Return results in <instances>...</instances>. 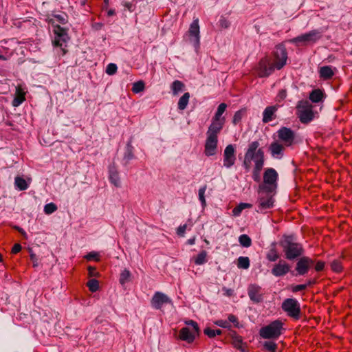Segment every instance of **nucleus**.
Masks as SVG:
<instances>
[{
    "instance_id": "54",
    "label": "nucleus",
    "mask_w": 352,
    "mask_h": 352,
    "mask_svg": "<svg viewBox=\"0 0 352 352\" xmlns=\"http://www.w3.org/2000/svg\"><path fill=\"white\" fill-rule=\"evenodd\" d=\"M88 274L90 277H98L99 276V272L96 271V269L92 266L88 267Z\"/></svg>"
},
{
    "instance_id": "42",
    "label": "nucleus",
    "mask_w": 352,
    "mask_h": 352,
    "mask_svg": "<svg viewBox=\"0 0 352 352\" xmlns=\"http://www.w3.org/2000/svg\"><path fill=\"white\" fill-rule=\"evenodd\" d=\"M240 244L245 248H248L252 245V240L247 234H241L239 238Z\"/></svg>"
},
{
    "instance_id": "39",
    "label": "nucleus",
    "mask_w": 352,
    "mask_h": 352,
    "mask_svg": "<svg viewBox=\"0 0 352 352\" xmlns=\"http://www.w3.org/2000/svg\"><path fill=\"white\" fill-rule=\"evenodd\" d=\"M145 89V84L142 80H139L133 84L132 91L135 94L143 91Z\"/></svg>"
},
{
    "instance_id": "24",
    "label": "nucleus",
    "mask_w": 352,
    "mask_h": 352,
    "mask_svg": "<svg viewBox=\"0 0 352 352\" xmlns=\"http://www.w3.org/2000/svg\"><path fill=\"white\" fill-rule=\"evenodd\" d=\"M195 332H190L188 327H183L179 331V338L180 340L191 343L195 340Z\"/></svg>"
},
{
    "instance_id": "17",
    "label": "nucleus",
    "mask_w": 352,
    "mask_h": 352,
    "mask_svg": "<svg viewBox=\"0 0 352 352\" xmlns=\"http://www.w3.org/2000/svg\"><path fill=\"white\" fill-rule=\"evenodd\" d=\"M171 300L164 294L157 292L151 299V305L156 309L162 308L164 304L170 303Z\"/></svg>"
},
{
    "instance_id": "3",
    "label": "nucleus",
    "mask_w": 352,
    "mask_h": 352,
    "mask_svg": "<svg viewBox=\"0 0 352 352\" xmlns=\"http://www.w3.org/2000/svg\"><path fill=\"white\" fill-rule=\"evenodd\" d=\"M285 330L284 323L280 320H276L261 327L259 336L263 339H278Z\"/></svg>"
},
{
    "instance_id": "36",
    "label": "nucleus",
    "mask_w": 352,
    "mask_h": 352,
    "mask_svg": "<svg viewBox=\"0 0 352 352\" xmlns=\"http://www.w3.org/2000/svg\"><path fill=\"white\" fill-rule=\"evenodd\" d=\"M14 184L16 188L20 190H24L28 188L26 181L21 177H16L15 178Z\"/></svg>"
},
{
    "instance_id": "35",
    "label": "nucleus",
    "mask_w": 352,
    "mask_h": 352,
    "mask_svg": "<svg viewBox=\"0 0 352 352\" xmlns=\"http://www.w3.org/2000/svg\"><path fill=\"white\" fill-rule=\"evenodd\" d=\"M250 208H252V204L248 203H241L232 210V214L236 217L239 216L243 210Z\"/></svg>"
},
{
    "instance_id": "10",
    "label": "nucleus",
    "mask_w": 352,
    "mask_h": 352,
    "mask_svg": "<svg viewBox=\"0 0 352 352\" xmlns=\"http://www.w3.org/2000/svg\"><path fill=\"white\" fill-rule=\"evenodd\" d=\"M283 310L287 314L296 320L300 318V307L298 301L294 298H287L282 304Z\"/></svg>"
},
{
    "instance_id": "43",
    "label": "nucleus",
    "mask_w": 352,
    "mask_h": 352,
    "mask_svg": "<svg viewBox=\"0 0 352 352\" xmlns=\"http://www.w3.org/2000/svg\"><path fill=\"white\" fill-rule=\"evenodd\" d=\"M264 349L269 352H276L278 345L272 341H266L263 343Z\"/></svg>"
},
{
    "instance_id": "14",
    "label": "nucleus",
    "mask_w": 352,
    "mask_h": 352,
    "mask_svg": "<svg viewBox=\"0 0 352 352\" xmlns=\"http://www.w3.org/2000/svg\"><path fill=\"white\" fill-rule=\"evenodd\" d=\"M308 102H300L298 105V117L303 124H307L314 119V112L311 107H307Z\"/></svg>"
},
{
    "instance_id": "60",
    "label": "nucleus",
    "mask_w": 352,
    "mask_h": 352,
    "mask_svg": "<svg viewBox=\"0 0 352 352\" xmlns=\"http://www.w3.org/2000/svg\"><path fill=\"white\" fill-rule=\"evenodd\" d=\"M21 250V245L19 243H16L12 248V253L16 254Z\"/></svg>"
},
{
    "instance_id": "29",
    "label": "nucleus",
    "mask_w": 352,
    "mask_h": 352,
    "mask_svg": "<svg viewBox=\"0 0 352 352\" xmlns=\"http://www.w3.org/2000/svg\"><path fill=\"white\" fill-rule=\"evenodd\" d=\"M279 257L280 255L276 248V245L273 244L266 254V258L270 262H275L279 258Z\"/></svg>"
},
{
    "instance_id": "6",
    "label": "nucleus",
    "mask_w": 352,
    "mask_h": 352,
    "mask_svg": "<svg viewBox=\"0 0 352 352\" xmlns=\"http://www.w3.org/2000/svg\"><path fill=\"white\" fill-rule=\"evenodd\" d=\"M53 32L54 34V38L52 41L53 45L55 47H60L63 52V55H65L67 53V50H65L67 43L69 39L67 30L56 25H54Z\"/></svg>"
},
{
    "instance_id": "9",
    "label": "nucleus",
    "mask_w": 352,
    "mask_h": 352,
    "mask_svg": "<svg viewBox=\"0 0 352 352\" xmlns=\"http://www.w3.org/2000/svg\"><path fill=\"white\" fill-rule=\"evenodd\" d=\"M276 69L274 63L269 57L261 59L256 67L255 70L258 77L265 78L270 76Z\"/></svg>"
},
{
    "instance_id": "57",
    "label": "nucleus",
    "mask_w": 352,
    "mask_h": 352,
    "mask_svg": "<svg viewBox=\"0 0 352 352\" xmlns=\"http://www.w3.org/2000/svg\"><path fill=\"white\" fill-rule=\"evenodd\" d=\"M204 333L210 338L215 337L214 329H212L210 327L206 328L204 330Z\"/></svg>"
},
{
    "instance_id": "5",
    "label": "nucleus",
    "mask_w": 352,
    "mask_h": 352,
    "mask_svg": "<svg viewBox=\"0 0 352 352\" xmlns=\"http://www.w3.org/2000/svg\"><path fill=\"white\" fill-rule=\"evenodd\" d=\"M323 32L321 30H312L308 32L300 34L290 40V42L294 44L301 43L307 45L310 43H315L322 37Z\"/></svg>"
},
{
    "instance_id": "25",
    "label": "nucleus",
    "mask_w": 352,
    "mask_h": 352,
    "mask_svg": "<svg viewBox=\"0 0 352 352\" xmlns=\"http://www.w3.org/2000/svg\"><path fill=\"white\" fill-rule=\"evenodd\" d=\"M232 339V344L234 348L240 350L241 352H245V348L243 347V342L242 337L237 335L236 331H232L230 333Z\"/></svg>"
},
{
    "instance_id": "4",
    "label": "nucleus",
    "mask_w": 352,
    "mask_h": 352,
    "mask_svg": "<svg viewBox=\"0 0 352 352\" xmlns=\"http://www.w3.org/2000/svg\"><path fill=\"white\" fill-rule=\"evenodd\" d=\"M278 173L272 168H267L263 174V184L259 186L260 190L275 192L277 188Z\"/></svg>"
},
{
    "instance_id": "12",
    "label": "nucleus",
    "mask_w": 352,
    "mask_h": 352,
    "mask_svg": "<svg viewBox=\"0 0 352 352\" xmlns=\"http://www.w3.org/2000/svg\"><path fill=\"white\" fill-rule=\"evenodd\" d=\"M277 140L283 145L289 147L293 145L295 140V133L291 129L287 127H281L276 132Z\"/></svg>"
},
{
    "instance_id": "61",
    "label": "nucleus",
    "mask_w": 352,
    "mask_h": 352,
    "mask_svg": "<svg viewBox=\"0 0 352 352\" xmlns=\"http://www.w3.org/2000/svg\"><path fill=\"white\" fill-rule=\"evenodd\" d=\"M219 25L221 28H227L229 27L230 25V23H228V21L225 19H221L219 20Z\"/></svg>"
},
{
    "instance_id": "28",
    "label": "nucleus",
    "mask_w": 352,
    "mask_h": 352,
    "mask_svg": "<svg viewBox=\"0 0 352 352\" xmlns=\"http://www.w3.org/2000/svg\"><path fill=\"white\" fill-rule=\"evenodd\" d=\"M8 42L6 41H2L0 42V59L1 60H7L11 55L10 50L8 47L6 46Z\"/></svg>"
},
{
    "instance_id": "38",
    "label": "nucleus",
    "mask_w": 352,
    "mask_h": 352,
    "mask_svg": "<svg viewBox=\"0 0 352 352\" xmlns=\"http://www.w3.org/2000/svg\"><path fill=\"white\" fill-rule=\"evenodd\" d=\"M207 189V186L204 185L199 189V199L201 204V206L204 208L206 206V201L205 199V192Z\"/></svg>"
},
{
    "instance_id": "8",
    "label": "nucleus",
    "mask_w": 352,
    "mask_h": 352,
    "mask_svg": "<svg viewBox=\"0 0 352 352\" xmlns=\"http://www.w3.org/2000/svg\"><path fill=\"white\" fill-rule=\"evenodd\" d=\"M274 66L277 70L281 69L287 61V52L285 46L283 44L277 45L272 53Z\"/></svg>"
},
{
    "instance_id": "41",
    "label": "nucleus",
    "mask_w": 352,
    "mask_h": 352,
    "mask_svg": "<svg viewBox=\"0 0 352 352\" xmlns=\"http://www.w3.org/2000/svg\"><path fill=\"white\" fill-rule=\"evenodd\" d=\"M51 21H52V23L56 21L61 24H65L67 22V16L65 13L54 14Z\"/></svg>"
},
{
    "instance_id": "11",
    "label": "nucleus",
    "mask_w": 352,
    "mask_h": 352,
    "mask_svg": "<svg viewBox=\"0 0 352 352\" xmlns=\"http://www.w3.org/2000/svg\"><path fill=\"white\" fill-rule=\"evenodd\" d=\"M190 43L193 45L196 52H198L200 47V31L199 19H195L190 25L187 32Z\"/></svg>"
},
{
    "instance_id": "20",
    "label": "nucleus",
    "mask_w": 352,
    "mask_h": 352,
    "mask_svg": "<svg viewBox=\"0 0 352 352\" xmlns=\"http://www.w3.org/2000/svg\"><path fill=\"white\" fill-rule=\"evenodd\" d=\"M225 122L226 121L220 120H216L215 119L212 118L211 124H210L206 132V135H211L218 138V135L222 130Z\"/></svg>"
},
{
    "instance_id": "45",
    "label": "nucleus",
    "mask_w": 352,
    "mask_h": 352,
    "mask_svg": "<svg viewBox=\"0 0 352 352\" xmlns=\"http://www.w3.org/2000/svg\"><path fill=\"white\" fill-rule=\"evenodd\" d=\"M263 168V166H254L252 170V178L255 182L260 180V175Z\"/></svg>"
},
{
    "instance_id": "1",
    "label": "nucleus",
    "mask_w": 352,
    "mask_h": 352,
    "mask_svg": "<svg viewBox=\"0 0 352 352\" xmlns=\"http://www.w3.org/2000/svg\"><path fill=\"white\" fill-rule=\"evenodd\" d=\"M259 146L258 141L252 142L248 144L243 162V166L248 172L250 170L252 162H254V166H264V151L259 148Z\"/></svg>"
},
{
    "instance_id": "15",
    "label": "nucleus",
    "mask_w": 352,
    "mask_h": 352,
    "mask_svg": "<svg viewBox=\"0 0 352 352\" xmlns=\"http://www.w3.org/2000/svg\"><path fill=\"white\" fill-rule=\"evenodd\" d=\"M314 261L309 257H301L296 265V271L298 275L303 276L306 274L309 270L313 266Z\"/></svg>"
},
{
    "instance_id": "49",
    "label": "nucleus",
    "mask_w": 352,
    "mask_h": 352,
    "mask_svg": "<svg viewBox=\"0 0 352 352\" xmlns=\"http://www.w3.org/2000/svg\"><path fill=\"white\" fill-rule=\"evenodd\" d=\"M228 322L230 323V322L233 323L234 327H236V328L242 327V325L240 324L237 317L233 314H230L228 316Z\"/></svg>"
},
{
    "instance_id": "7",
    "label": "nucleus",
    "mask_w": 352,
    "mask_h": 352,
    "mask_svg": "<svg viewBox=\"0 0 352 352\" xmlns=\"http://www.w3.org/2000/svg\"><path fill=\"white\" fill-rule=\"evenodd\" d=\"M275 192H271L265 190H260L258 188V212H263L266 210L270 209L274 206V199L273 198Z\"/></svg>"
},
{
    "instance_id": "30",
    "label": "nucleus",
    "mask_w": 352,
    "mask_h": 352,
    "mask_svg": "<svg viewBox=\"0 0 352 352\" xmlns=\"http://www.w3.org/2000/svg\"><path fill=\"white\" fill-rule=\"evenodd\" d=\"M227 108V104L226 103H221L218 107L217 110L214 113V116L212 118L215 119L216 120H220L223 121H226V118L224 116H222L223 113L226 111V109Z\"/></svg>"
},
{
    "instance_id": "47",
    "label": "nucleus",
    "mask_w": 352,
    "mask_h": 352,
    "mask_svg": "<svg viewBox=\"0 0 352 352\" xmlns=\"http://www.w3.org/2000/svg\"><path fill=\"white\" fill-rule=\"evenodd\" d=\"M332 270L335 272H340L342 270V265L339 260H334L331 264Z\"/></svg>"
},
{
    "instance_id": "19",
    "label": "nucleus",
    "mask_w": 352,
    "mask_h": 352,
    "mask_svg": "<svg viewBox=\"0 0 352 352\" xmlns=\"http://www.w3.org/2000/svg\"><path fill=\"white\" fill-rule=\"evenodd\" d=\"M290 270L289 265L283 260H280L278 263L275 264L272 269V274L276 276H283L286 275Z\"/></svg>"
},
{
    "instance_id": "48",
    "label": "nucleus",
    "mask_w": 352,
    "mask_h": 352,
    "mask_svg": "<svg viewBox=\"0 0 352 352\" xmlns=\"http://www.w3.org/2000/svg\"><path fill=\"white\" fill-rule=\"evenodd\" d=\"M287 90L285 89H280L276 96V101L277 102H283L287 97Z\"/></svg>"
},
{
    "instance_id": "22",
    "label": "nucleus",
    "mask_w": 352,
    "mask_h": 352,
    "mask_svg": "<svg viewBox=\"0 0 352 352\" xmlns=\"http://www.w3.org/2000/svg\"><path fill=\"white\" fill-rule=\"evenodd\" d=\"M280 107H281V105L278 104L267 107L263 113V122L264 123H268L275 119V113L277 111Z\"/></svg>"
},
{
    "instance_id": "37",
    "label": "nucleus",
    "mask_w": 352,
    "mask_h": 352,
    "mask_svg": "<svg viewBox=\"0 0 352 352\" xmlns=\"http://www.w3.org/2000/svg\"><path fill=\"white\" fill-rule=\"evenodd\" d=\"M237 267L241 269H248L250 267V259L246 256H240L237 260Z\"/></svg>"
},
{
    "instance_id": "64",
    "label": "nucleus",
    "mask_w": 352,
    "mask_h": 352,
    "mask_svg": "<svg viewBox=\"0 0 352 352\" xmlns=\"http://www.w3.org/2000/svg\"><path fill=\"white\" fill-rule=\"evenodd\" d=\"M125 157L128 160H131L133 157V155L132 154L131 152H129V153H127L126 155H125Z\"/></svg>"
},
{
    "instance_id": "51",
    "label": "nucleus",
    "mask_w": 352,
    "mask_h": 352,
    "mask_svg": "<svg viewBox=\"0 0 352 352\" xmlns=\"http://www.w3.org/2000/svg\"><path fill=\"white\" fill-rule=\"evenodd\" d=\"M214 324L220 327L230 329L231 325L227 320H218L214 322Z\"/></svg>"
},
{
    "instance_id": "62",
    "label": "nucleus",
    "mask_w": 352,
    "mask_h": 352,
    "mask_svg": "<svg viewBox=\"0 0 352 352\" xmlns=\"http://www.w3.org/2000/svg\"><path fill=\"white\" fill-rule=\"evenodd\" d=\"M195 243V237L189 239L187 241V243L189 245H194Z\"/></svg>"
},
{
    "instance_id": "2",
    "label": "nucleus",
    "mask_w": 352,
    "mask_h": 352,
    "mask_svg": "<svg viewBox=\"0 0 352 352\" xmlns=\"http://www.w3.org/2000/svg\"><path fill=\"white\" fill-rule=\"evenodd\" d=\"M285 258L288 260H294L303 253V248L300 243L296 241L292 236H285L280 242Z\"/></svg>"
},
{
    "instance_id": "23",
    "label": "nucleus",
    "mask_w": 352,
    "mask_h": 352,
    "mask_svg": "<svg viewBox=\"0 0 352 352\" xmlns=\"http://www.w3.org/2000/svg\"><path fill=\"white\" fill-rule=\"evenodd\" d=\"M261 287L257 285H250L248 287V296L250 298L256 302H259L262 300L261 294Z\"/></svg>"
},
{
    "instance_id": "59",
    "label": "nucleus",
    "mask_w": 352,
    "mask_h": 352,
    "mask_svg": "<svg viewBox=\"0 0 352 352\" xmlns=\"http://www.w3.org/2000/svg\"><path fill=\"white\" fill-rule=\"evenodd\" d=\"M324 267V263L323 261H318L315 265V270L317 271V272H320L322 270H323Z\"/></svg>"
},
{
    "instance_id": "27",
    "label": "nucleus",
    "mask_w": 352,
    "mask_h": 352,
    "mask_svg": "<svg viewBox=\"0 0 352 352\" xmlns=\"http://www.w3.org/2000/svg\"><path fill=\"white\" fill-rule=\"evenodd\" d=\"M319 74L322 78L328 80L333 77L334 71L331 66H323L320 68Z\"/></svg>"
},
{
    "instance_id": "33",
    "label": "nucleus",
    "mask_w": 352,
    "mask_h": 352,
    "mask_svg": "<svg viewBox=\"0 0 352 352\" xmlns=\"http://www.w3.org/2000/svg\"><path fill=\"white\" fill-rule=\"evenodd\" d=\"M190 94L188 92L184 93L178 101V109L179 110H184L188 104Z\"/></svg>"
},
{
    "instance_id": "18",
    "label": "nucleus",
    "mask_w": 352,
    "mask_h": 352,
    "mask_svg": "<svg viewBox=\"0 0 352 352\" xmlns=\"http://www.w3.org/2000/svg\"><path fill=\"white\" fill-rule=\"evenodd\" d=\"M285 146L278 141L272 142L268 148L269 151L273 158L275 159H281L284 155Z\"/></svg>"
},
{
    "instance_id": "56",
    "label": "nucleus",
    "mask_w": 352,
    "mask_h": 352,
    "mask_svg": "<svg viewBox=\"0 0 352 352\" xmlns=\"http://www.w3.org/2000/svg\"><path fill=\"white\" fill-rule=\"evenodd\" d=\"M186 324L187 325L192 326L195 333H199V327H198V324H197V323L196 322H195V321H193L192 320H190L188 321H186Z\"/></svg>"
},
{
    "instance_id": "32",
    "label": "nucleus",
    "mask_w": 352,
    "mask_h": 352,
    "mask_svg": "<svg viewBox=\"0 0 352 352\" xmlns=\"http://www.w3.org/2000/svg\"><path fill=\"white\" fill-rule=\"evenodd\" d=\"M194 262L197 265H201L208 261L207 252L205 250L199 252L196 256L193 258Z\"/></svg>"
},
{
    "instance_id": "63",
    "label": "nucleus",
    "mask_w": 352,
    "mask_h": 352,
    "mask_svg": "<svg viewBox=\"0 0 352 352\" xmlns=\"http://www.w3.org/2000/svg\"><path fill=\"white\" fill-rule=\"evenodd\" d=\"M316 283V280L314 279H309L307 280V283L305 285H307V286L314 285Z\"/></svg>"
},
{
    "instance_id": "53",
    "label": "nucleus",
    "mask_w": 352,
    "mask_h": 352,
    "mask_svg": "<svg viewBox=\"0 0 352 352\" xmlns=\"http://www.w3.org/2000/svg\"><path fill=\"white\" fill-rule=\"evenodd\" d=\"M188 229L187 224L179 226L177 229V234L179 236H184L186 230Z\"/></svg>"
},
{
    "instance_id": "55",
    "label": "nucleus",
    "mask_w": 352,
    "mask_h": 352,
    "mask_svg": "<svg viewBox=\"0 0 352 352\" xmlns=\"http://www.w3.org/2000/svg\"><path fill=\"white\" fill-rule=\"evenodd\" d=\"M307 287V285L305 284H300V285H296L292 287V292H298L302 290H305Z\"/></svg>"
},
{
    "instance_id": "31",
    "label": "nucleus",
    "mask_w": 352,
    "mask_h": 352,
    "mask_svg": "<svg viewBox=\"0 0 352 352\" xmlns=\"http://www.w3.org/2000/svg\"><path fill=\"white\" fill-rule=\"evenodd\" d=\"M185 85L180 80H176L173 82L170 89L173 95H177L184 89Z\"/></svg>"
},
{
    "instance_id": "50",
    "label": "nucleus",
    "mask_w": 352,
    "mask_h": 352,
    "mask_svg": "<svg viewBox=\"0 0 352 352\" xmlns=\"http://www.w3.org/2000/svg\"><path fill=\"white\" fill-rule=\"evenodd\" d=\"M117 65L114 63H109L106 69V72L109 75H113L117 72Z\"/></svg>"
},
{
    "instance_id": "44",
    "label": "nucleus",
    "mask_w": 352,
    "mask_h": 352,
    "mask_svg": "<svg viewBox=\"0 0 352 352\" xmlns=\"http://www.w3.org/2000/svg\"><path fill=\"white\" fill-rule=\"evenodd\" d=\"M87 286L91 292H96L99 289V283L96 279L92 278L87 282Z\"/></svg>"
},
{
    "instance_id": "46",
    "label": "nucleus",
    "mask_w": 352,
    "mask_h": 352,
    "mask_svg": "<svg viewBox=\"0 0 352 352\" xmlns=\"http://www.w3.org/2000/svg\"><path fill=\"white\" fill-rule=\"evenodd\" d=\"M57 208H57L56 205L54 203L47 204L44 206V212L46 214H51L53 212H54L55 211H56Z\"/></svg>"
},
{
    "instance_id": "52",
    "label": "nucleus",
    "mask_w": 352,
    "mask_h": 352,
    "mask_svg": "<svg viewBox=\"0 0 352 352\" xmlns=\"http://www.w3.org/2000/svg\"><path fill=\"white\" fill-rule=\"evenodd\" d=\"M242 116H243V113L241 111H237L234 115V117H233V124H237L238 123H239L242 119Z\"/></svg>"
},
{
    "instance_id": "26",
    "label": "nucleus",
    "mask_w": 352,
    "mask_h": 352,
    "mask_svg": "<svg viewBox=\"0 0 352 352\" xmlns=\"http://www.w3.org/2000/svg\"><path fill=\"white\" fill-rule=\"evenodd\" d=\"M110 182L116 187L120 186V181L118 172L115 166H110L109 168Z\"/></svg>"
},
{
    "instance_id": "34",
    "label": "nucleus",
    "mask_w": 352,
    "mask_h": 352,
    "mask_svg": "<svg viewBox=\"0 0 352 352\" xmlns=\"http://www.w3.org/2000/svg\"><path fill=\"white\" fill-rule=\"evenodd\" d=\"M323 93L320 89L313 90L309 95V99L313 102H319L322 100Z\"/></svg>"
},
{
    "instance_id": "16",
    "label": "nucleus",
    "mask_w": 352,
    "mask_h": 352,
    "mask_svg": "<svg viewBox=\"0 0 352 352\" xmlns=\"http://www.w3.org/2000/svg\"><path fill=\"white\" fill-rule=\"evenodd\" d=\"M218 138L206 135L204 144V154L207 157L213 156L217 153Z\"/></svg>"
},
{
    "instance_id": "21",
    "label": "nucleus",
    "mask_w": 352,
    "mask_h": 352,
    "mask_svg": "<svg viewBox=\"0 0 352 352\" xmlns=\"http://www.w3.org/2000/svg\"><path fill=\"white\" fill-rule=\"evenodd\" d=\"M25 94L26 88L22 85H18L12 100V106L16 107L21 104L25 100Z\"/></svg>"
},
{
    "instance_id": "40",
    "label": "nucleus",
    "mask_w": 352,
    "mask_h": 352,
    "mask_svg": "<svg viewBox=\"0 0 352 352\" xmlns=\"http://www.w3.org/2000/svg\"><path fill=\"white\" fill-rule=\"evenodd\" d=\"M131 272L128 270H124L120 276V283L121 285H124L130 280Z\"/></svg>"
},
{
    "instance_id": "58",
    "label": "nucleus",
    "mask_w": 352,
    "mask_h": 352,
    "mask_svg": "<svg viewBox=\"0 0 352 352\" xmlns=\"http://www.w3.org/2000/svg\"><path fill=\"white\" fill-rule=\"evenodd\" d=\"M85 258L87 259V260H91V259H94L96 261H99V255L98 253L96 252H91L90 253H89L86 256Z\"/></svg>"
},
{
    "instance_id": "13",
    "label": "nucleus",
    "mask_w": 352,
    "mask_h": 352,
    "mask_svg": "<svg viewBox=\"0 0 352 352\" xmlns=\"http://www.w3.org/2000/svg\"><path fill=\"white\" fill-rule=\"evenodd\" d=\"M236 147L233 144L226 146L223 153V166L227 169L231 168L236 163Z\"/></svg>"
}]
</instances>
